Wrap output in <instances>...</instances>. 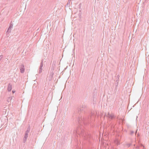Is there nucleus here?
Masks as SVG:
<instances>
[{"label": "nucleus", "instance_id": "f257e3e1", "mask_svg": "<svg viewBox=\"0 0 149 149\" xmlns=\"http://www.w3.org/2000/svg\"><path fill=\"white\" fill-rule=\"evenodd\" d=\"M87 121L86 119L84 117H79V119L78 123L81 125L80 128H78L76 130V132L77 134L83 136L84 139L87 140L90 142L89 138L90 137V136L89 135V133L88 132H86L84 129L81 127H83V124L84 125H86L87 124Z\"/></svg>", "mask_w": 149, "mask_h": 149}, {"label": "nucleus", "instance_id": "f03ea898", "mask_svg": "<svg viewBox=\"0 0 149 149\" xmlns=\"http://www.w3.org/2000/svg\"><path fill=\"white\" fill-rule=\"evenodd\" d=\"M106 116L111 119H112L115 117L114 114L113 113L110 114L109 112L108 113Z\"/></svg>", "mask_w": 149, "mask_h": 149}, {"label": "nucleus", "instance_id": "7ed1b4c3", "mask_svg": "<svg viewBox=\"0 0 149 149\" xmlns=\"http://www.w3.org/2000/svg\"><path fill=\"white\" fill-rule=\"evenodd\" d=\"M43 60L42 59L41 61V62L40 65L39 67V73H40L42 72V67L43 66Z\"/></svg>", "mask_w": 149, "mask_h": 149}, {"label": "nucleus", "instance_id": "20e7f679", "mask_svg": "<svg viewBox=\"0 0 149 149\" xmlns=\"http://www.w3.org/2000/svg\"><path fill=\"white\" fill-rule=\"evenodd\" d=\"M20 72L22 73H24L25 70L24 66V65L22 64L20 66Z\"/></svg>", "mask_w": 149, "mask_h": 149}, {"label": "nucleus", "instance_id": "39448f33", "mask_svg": "<svg viewBox=\"0 0 149 149\" xmlns=\"http://www.w3.org/2000/svg\"><path fill=\"white\" fill-rule=\"evenodd\" d=\"M30 130V126H29L27 129V130L26 131L24 136H27L28 137V133H29V131Z\"/></svg>", "mask_w": 149, "mask_h": 149}, {"label": "nucleus", "instance_id": "423d86ee", "mask_svg": "<svg viewBox=\"0 0 149 149\" xmlns=\"http://www.w3.org/2000/svg\"><path fill=\"white\" fill-rule=\"evenodd\" d=\"M12 89V86L9 84L8 87V91H10Z\"/></svg>", "mask_w": 149, "mask_h": 149}, {"label": "nucleus", "instance_id": "0eeeda50", "mask_svg": "<svg viewBox=\"0 0 149 149\" xmlns=\"http://www.w3.org/2000/svg\"><path fill=\"white\" fill-rule=\"evenodd\" d=\"M28 137L24 136L23 139V142L25 143Z\"/></svg>", "mask_w": 149, "mask_h": 149}, {"label": "nucleus", "instance_id": "6e6552de", "mask_svg": "<svg viewBox=\"0 0 149 149\" xmlns=\"http://www.w3.org/2000/svg\"><path fill=\"white\" fill-rule=\"evenodd\" d=\"M131 145V143H128L126 144L125 146L126 148H128Z\"/></svg>", "mask_w": 149, "mask_h": 149}, {"label": "nucleus", "instance_id": "1a4fd4ad", "mask_svg": "<svg viewBox=\"0 0 149 149\" xmlns=\"http://www.w3.org/2000/svg\"><path fill=\"white\" fill-rule=\"evenodd\" d=\"M119 76L118 75L117 76H116V82H118V80H119Z\"/></svg>", "mask_w": 149, "mask_h": 149}, {"label": "nucleus", "instance_id": "9d476101", "mask_svg": "<svg viewBox=\"0 0 149 149\" xmlns=\"http://www.w3.org/2000/svg\"><path fill=\"white\" fill-rule=\"evenodd\" d=\"M70 0H68V2L67 4V7L69 6L70 5Z\"/></svg>", "mask_w": 149, "mask_h": 149}, {"label": "nucleus", "instance_id": "9b49d317", "mask_svg": "<svg viewBox=\"0 0 149 149\" xmlns=\"http://www.w3.org/2000/svg\"><path fill=\"white\" fill-rule=\"evenodd\" d=\"M83 110V108L82 107H79V110H78V111L79 112V111H82Z\"/></svg>", "mask_w": 149, "mask_h": 149}, {"label": "nucleus", "instance_id": "f8f14e48", "mask_svg": "<svg viewBox=\"0 0 149 149\" xmlns=\"http://www.w3.org/2000/svg\"><path fill=\"white\" fill-rule=\"evenodd\" d=\"M115 142L116 143L117 145L120 144L119 142L118 141H115Z\"/></svg>", "mask_w": 149, "mask_h": 149}, {"label": "nucleus", "instance_id": "ddd939ff", "mask_svg": "<svg viewBox=\"0 0 149 149\" xmlns=\"http://www.w3.org/2000/svg\"><path fill=\"white\" fill-rule=\"evenodd\" d=\"M134 133V131H131L130 132V134L131 135H132Z\"/></svg>", "mask_w": 149, "mask_h": 149}, {"label": "nucleus", "instance_id": "4468645a", "mask_svg": "<svg viewBox=\"0 0 149 149\" xmlns=\"http://www.w3.org/2000/svg\"><path fill=\"white\" fill-rule=\"evenodd\" d=\"M141 146H143V148H144V146H143V145H141Z\"/></svg>", "mask_w": 149, "mask_h": 149}, {"label": "nucleus", "instance_id": "2eb2a0df", "mask_svg": "<svg viewBox=\"0 0 149 149\" xmlns=\"http://www.w3.org/2000/svg\"><path fill=\"white\" fill-rule=\"evenodd\" d=\"M12 93H15V91H12Z\"/></svg>", "mask_w": 149, "mask_h": 149}, {"label": "nucleus", "instance_id": "dca6fc26", "mask_svg": "<svg viewBox=\"0 0 149 149\" xmlns=\"http://www.w3.org/2000/svg\"><path fill=\"white\" fill-rule=\"evenodd\" d=\"M106 116V114H105V116H104V117H105V116Z\"/></svg>", "mask_w": 149, "mask_h": 149}, {"label": "nucleus", "instance_id": "f3484780", "mask_svg": "<svg viewBox=\"0 0 149 149\" xmlns=\"http://www.w3.org/2000/svg\"><path fill=\"white\" fill-rule=\"evenodd\" d=\"M71 0H70V1H71Z\"/></svg>", "mask_w": 149, "mask_h": 149}]
</instances>
